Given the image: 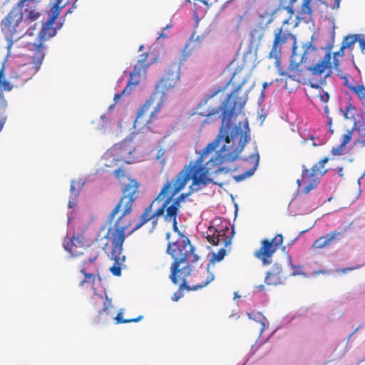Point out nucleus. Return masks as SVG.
<instances>
[{
    "instance_id": "f257e3e1",
    "label": "nucleus",
    "mask_w": 365,
    "mask_h": 365,
    "mask_svg": "<svg viewBox=\"0 0 365 365\" xmlns=\"http://www.w3.org/2000/svg\"><path fill=\"white\" fill-rule=\"evenodd\" d=\"M247 97L242 93L240 88L233 91L222 103V126L217 138L205 147L199 158L195 161H190L189 165L178 173L175 178L168 180L165 183L175 182L178 178H187L185 185L189 180L192 184L187 193H182L177 197L173 198L178 205L192 193L198 192L212 182L209 178L210 170L218 173L229 171L222 165L232 163L236 160L244 146L250 141V128L248 122L245 125V132L242 133L240 126L235 125L229 135L230 122L232 117L240 114L247 102Z\"/></svg>"
},
{
    "instance_id": "f03ea898",
    "label": "nucleus",
    "mask_w": 365,
    "mask_h": 365,
    "mask_svg": "<svg viewBox=\"0 0 365 365\" xmlns=\"http://www.w3.org/2000/svg\"><path fill=\"white\" fill-rule=\"evenodd\" d=\"M128 182L123 185L121 188V197L108 217V222L110 224L116 215L121 212L108 231L103 227L96 237V242L105 252L108 253L114 264L110 271L115 276L121 274V264L125 261V257L122 255L123 245L125 237L128 236L129 228L132 222L130 215L135 202L140 197V183L135 178H128Z\"/></svg>"
},
{
    "instance_id": "7ed1b4c3",
    "label": "nucleus",
    "mask_w": 365,
    "mask_h": 365,
    "mask_svg": "<svg viewBox=\"0 0 365 365\" xmlns=\"http://www.w3.org/2000/svg\"><path fill=\"white\" fill-rule=\"evenodd\" d=\"M289 21V19L284 20L281 26L274 30V39L269 53V58L275 59L274 65L277 68L279 75L285 76L286 73L280 68L282 48L289 41H293L292 54L289 66V71L291 73L288 77L296 81L302 82L305 79L303 75L304 71H309L313 75H321L331 65L330 53H326L324 58L314 66H306L309 55L311 52L315 51V48L312 46L310 42H306L302 46L303 53L298 54L297 53V39L287 27Z\"/></svg>"
},
{
    "instance_id": "20e7f679",
    "label": "nucleus",
    "mask_w": 365,
    "mask_h": 365,
    "mask_svg": "<svg viewBox=\"0 0 365 365\" xmlns=\"http://www.w3.org/2000/svg\"><path fill=\"white\" fill-rule=\"evenodd\" d=\"M187 178H178L171 183H165L158 196L144 210L138 222L128 232L131 235L145 224L151 220L153 227L158 225V220L163 217L166 222H171L175 232H180L178 227V215L180 208L173 198L185 186Z\"/></svg>"
},
{
    "instance_id": "39448f33",
    "label": "nucleus",
    "mask_w": 365,
    "mask_h": 365,
    "mask_svg": "<svg viewBox=\"0 0 365 365\" xmlns=\"http://www.w3.org/2000/svg\"><path fill=\"white\" fill-rule=\"evenodd\" d=\"M29 50L33 52L30 56L31 62L14 68L8 77L4 66L0 68V108L5 109L8 106L4 91L10 92L14 88L24 85L39 71L45 56L43 43L29 45Z\"/></svg>"
},
{
    "instance_id": "423d86ee",
    "label": "nucleus",
    "mask_w": 365,
    "mask_h": 365,
    "mask_svg": "<svg viewBox=\"0 0 365 365\" xmlns=\"http://www.w3.org/2000/svg\"><path fill=\"white\" fill-rule=\"evenodd\" d=\"M179 238L173 242H168L166 252L173 259L170 266V279L175 284L181 282V287H186L185 277L191 274L192 264L197 262L200 256L196 248L191 244L189 238L180 231L177 232Z\"/></svg>"
},
{
    "instance_id": "0eeeda50",
    "label": "nucleus",
    "mask_w": 365,
    "mask_h": 365,
    "mask_svg": "<svg viewBox=\"0 0 365 365\" xmlns=\"http://www.w3.org/2000/svg\"><path fill=\"white\" fill-rule=\"evenodd\" d=\"M63 247L73 257L83 255L84 257L82 264L84 265L93 264L99 255L98 248L92 245H87L86 240L80 235L73 236L72 238L65 239Z\"/></svg>"
},
{
    "instance_id": "6e6552de",
    "label": "nucleus",
    "mask_w": 365,
    "mask_h": 365,
    "mask_svg": "<svg viewBox=\"0 0 365 365\" xmlns=\"http://www.w3.org/2000/svg\"><path fill=\"white\" fill-rule=\"evenodd\" d=\"M163 101V99L158 96V93H153L138 110L134 123L135 127L148 126L155 117V114L160 110Z\"/></svg>"
},
{
    "instance_id": "1a4fd4ad",
    "label": "nucleus",
    "mask_w": 365,
    "mask_h": 365,
    "mask_svg": "<svg viewBox=\"0 0 365 365\" xmlns=\"http://www.w3.org/2000/svg\"><path fill=\"white\" fill-rule=\"evenodd\" d=\"M284 240L282 234L276 235L272 240L264 239L260 242V247L254 252V256L260 260L264 266L272 263V257Z\"/></svg>"
},
{
    "instance_id": "9d476101",
    "label": "nucleus",
    "mask_w": 365,
    "mask_h": 365,
    "mask_svg": "<svg viewBox=\"0 0 365 365\" xmlns=\"http://www.w3.org/2000/svg\"><path fill=\"white\" fill-rule=\"evenodd\" d=\"M180 80V67L178 64L170 65L165 71L163 76L155 86L154 93L163 100L167 93L173 90Z\"/></svg>"
},
{
    "instance_id": "9b49d317",
    "label": "nucleus",
    "mask_w": 365,
    "mask_h": 365,
    "mask_svg": "<svg viewBox=\"0 0 365 365\" xmlns=\"http://www.w3.org/2000/svg\"><path fill=\"white\" fill-rule=\"evenodd\" d=\"M328 160V158H324L313 165L311 169L302 165V180L307 184L303 190L304 194H308L312 190L316 188L319 183V175L322 176L326 173V170L322 169Z\"/></svg>"
},
{
    "instance_id": "f8f14e48",
    "label": "nucleus",
    "mask_w": 365,
    "mask_h": 365,
    "mask_svg": "<svg viewBox=\"0 0 365 365\" xmlns=\"http://www.w3.org/2000/svg\"><path fill=\"white\" fill-rule=\"evenodd\" d=\"M115 155L118 156L121 162L127 164L137 163L140 159V153L136 149L135 143L132 140H124L112 147Z\"/></svg>"
},
{
    "instance_id": "ddd939ff",
    "label": "nucleus",
    "mask_w": 365,
    "mask_h": 365,
    "mask_svg": "<svg viewBox=\"0 0 365 365\" xmlns=\"http://www.w3.org/2000/svg\"><path fill=\"white\" fill-rule=\"evenodd\" d=\"M22 10L17 5L1 20V31L6 36L13 38L14 35L18 32L19 25L24 19Z\"/></svg>"
},
{
    "instance_id": "4468645a",
    "label": "nucleus",
    "mask_w": 365,
    "mask_h": 365,
    "mask_svg": "<svg viewBox=\"0 0 365 365\" xmlns=\"http://www.w3.org/2000/svg\"><path fill=\"white\" fill-rule=\"evenodd\" d=\"M63 0H56L53 6L50 10L49 16L47 21L43 24L42 29L38 34L40 41H44L56 34V29L53 27V24L58 18L61 10L66 4H62Z\"/></svg>"
},
{
    "instance_id": "2eb2a0df",
    "label": "nucleus",
    "mask_w": 365,
    "mask_h": 365,
    "mask_svg": "<svg viewBox=\"0 0 365 365\" xmlns=\"http://www.w3.org/2000/svg\"><path fill=\"white\" fill-rule=\"evenodd\" d=\"M189 277V275L187 276ZM190 279L187 280L185 277L186 282V287H181V289H186L187 290H197L207 286L214 279V275L210 272L209 266L207 269H201L196 272L192 268L191 274H190Z\"/></svg>"
},
{
    "instance_id": "dca6fc26",
    "label": "nucleus",
    "mask_w": 365,
    "mask_h": 365,
    "mask_svg": "<svg viewBox=\"0 0 365 365\" xmlns=\"http://www.w3.org/2000/svg\"><path fill=\"white\" fill-rule=\"evenodd\" d=\"M91 305L93 311L97 315L93 318V321L96 323L100 322L101 317L109 314V309L112 308V300L109 299L106 294L103 295L94 294L90 301Z\"/></svg>"
},
{
    "instance_id": "f3484780",
    "label": "nucleus",
    "mask_w": 365,
    "mask_h": 365,
    "mask_svg": "<svg viewBox=\"0 0 365 365\" xmlns=\"http://www.w3.org/2000/svg\"><path fill=\"white\" fill-rule=\"evenodd\" d=\"M223 90L224 88H217L212 93L206 96L198 104V114L207 118L205 121V123H209L210 121L215 120L217 119V115L219 114L221 107H212L211 105L207 106V104L211 98Z\"/></svg>"
},
{
    "instance_id": "a211bd4d",
    "label": "nucleus",
    "mask_w": 365,
    "mask_h": 365,
    "mask_svg": "<svg viewBox=\"0 0 365 365\" xmlns=\"http://www.w3.org/2000/svg\"><path fill=\"white\" fill-rule=\"evenodd\" d=\"M144 60H140L138 62L137 65L134 67L133 72L130 74V78L128 81L127 86L123 90L121 93H116L114 96V101H118L122 96L129 95L133 87L139 84L140 80V70L145 72L147 66L144 64Z\"/></svg>"
},
{
    "instance_id": "6ab92c4d",
    "label": "nucleus",
    "mask_w": 365,
    "mask_h": 365,
    "mask_svg": "<svg viewBox=\"0 0 365 365\" xmlns=\"http://www.w3.org/2000/svg\"><path fill=\"white\" fill-rule=\"evenodd\" d=\"M228 231V228L219 231L214 227L210 226L207 231L206 238L207 241L213 245H218L222 241V243L227 246L231 242V240L225 237V234Z\"/></svg>"
},
{
    "instance_id": "aec40b11",
    "label": "nucleus",
    "mask_w": 365,
    "mask_h": 365,
    "mask_svg": "<svg viewBox=\"0 0 365 365\" xmlns=\"http://www.w3.org/2000/svg\"><path fill=\"white\" fill-rule=\"evenodd\" d=\"M343 232H330L326 235H324L316 240L312 245V247L314 249H322L329 247L334 240H336L338 237L341 236Z\"/></svg>"
},
{
    "instance_id": "412c9836",
    "label": "nucleus",
    "mask_w": 365,
    "mask_h": 365,
    "mask_svg": "<svg viewBox=\"0 0 365 365\" xmlns=\"http://www.w3.org/2000/svg\"><path fill=\"white\" fill-rule=\"evenodd\" d=\"M103 160L104 165L107 168L115 167L118 165L119 162H121L118 157L115 155V152H113L112 148L105 153Z\"/></svg>"
},
{
    "instance_id": "4be33fe9",
    "label": "nucleus",
    "mask_w": 365,
    "mask_h": 365,
    "mask_svg": "<svg viewBox=\"0 0 365 365\" xmlns=\"http://www.w3.org/2000/svg\"><path fill=\"white\" fill-rule=\"evenodd\" d=\"M250 158L255 161L253 167L241 175H235L234 177V178L237 182L242 181V180L252 176L254 174V173L258 165L259 157L258 154H256V155H252L250 156Z\"/></svg>"
},
{
    "instance_id": "5701e85b",
    "label": "nucleus",
    "mask_w": 365,
    "mask_h": 365,
    "mask_svg": "<svg viewBox=\"0 0 365 365\" xmlns=\"http://www.w3.org/2000/svg\"><path fill=\"white\" fill-rule=\"evenodd\" d=\"M81 187L82 186L80 185V183H78V186L76 188V182L74 180L71 182L70 187L71 195L68 203V206L69 208H73L76 205L77 199L78 197Z\"/></svg>"
},
{
    "instance_id": "b1692460",
    "label": "nucleus",
    "mask_w": 365,
    "mask_h": 365,
    "mask_svg": "<svg viewBox=\"0 0 365 365\" xmlns=\"http://www.w3.org/2000/svg\"><path fill=\"white\" fill-rule=\"evenodd\" d=\"M92 264H86L84 265L82 264V267L81 269V272L84 275V279L79 282L80 286H83L85 284H93L95 282V274L92 273H88L87 272L89 269V267Z\"/></svg>"
},
{
    "instance_id": "393cba45",
    "label": "nucleus",
    "mask_w": 365,
    "mask_h": 365,
    "mask_svg": "<svg viewBox=\"0 0 365 365\" xmlns=\"http://www.w3.org/2000/svg\"><path fill=\"white\" fill-rule=\"evenodd\" d=\"M360 35L359 34H351L348 35L344 37L341 45L343 46V48H349L351 50V47L355 44L356 42H359V40L361 39Z\"/></svg>"
},
{
    "instance_id": "a878e982",
    "label": "nucleus",
    "mask_w": 365,
    "mask_h": 365,
    "mask_svg": "<svg viewBox=\"0 0 365 365\" xmlns=\"http://www.w3.org/2000/svg\"><path fill=\"white\" fill-rule=\"evenodd\" d=\"M26 7V8L24 9V13L26 15L24 19L25 21H28L29 23H31L40 17L41 14L36 9L30 8L29 5Z\"/></svg>"
},
{
    "instance_id": "bb28decb",
    "label": "nucleus",
    "mask_w": 365,
    "mask_h": 365,
    "mask_svg": "<svg viewBox=\"0 0 365 365\" xmlns=\"http://www.w3.org/2000/svg\"><path fill=\"white\" fill-rule=\"evenodd\" d=\"M297 1V0H281L279 6L284 8L292 17L294 14V5Z\"/></svg>"
},
{
    "instance_id": "cd10ccee",
    "label": "nucleus",
    "mask_w": 365,
    "mask_h": 365,
    "mask_svg": "<svg viewBox=\"0 0 365 365\" xmlns=\"http://www.w3.org/2000/svg\"><path fill=\"white\" fill-rule=\"evenodd\" d=\"M350 91L355 93L358 98L365 105V87L363 85H358L350 87Z\"/></svg>"
},
{
    "instance_id": "c85d7f7f",
    "label": "nucleus",
    "mask_w": 365,
    "mask_h": 365,
    "mask_svg": "<svg viewBox=\"0 0 365 365\" xmlns=\"http://www.w3.org/2000/svg\"><path fill=\"white\" fill-rule=\"evenodd\" d=\"M143 318V316L140 315L136 318L133 319H124L123 317V312L120 311L117 316L115 317V323L116 324H125V323H130V322H138L140 321Z\"/></svg>"
},
{
    "instance_id": "c756f323",
    "label": "nucleus",
    "mask_w": 365,
    "mask_h": 365,
    "mask_svg": "<svg viewBox=\"0 0 365 365\" xmlns=\"http://www.w3.org/2000/svg\"><path fill=\"white\" fill-rule=\"evenodd\" d=\"M264 282L268 285H276L279 284L280 277L277 274L269 272L267 273Z\"/></svg>"
},
{
    "instance_id": "7c9ffc66",
    "label": "nucleus",
    "mask_w": 365,
    "mask_h": 365,
    "mask_svg": "<svg viewBox=\"0 0 365 365\" xmlns=\"http://www.w3.org/2000/svg\"><path fill=\"white\" fill-rule=\"evenodd\" d=\"M344 115V118L346 119H349V120L355 119L356 108L351 103H349L346 106V111H345Z\"/></svg>"
},
{
    "instance_id": "2f4dec72",
    "label": "nucleus",
    "mask_w": 365,
    "mask_h": 365,
    "mask_svg": "<svg viewBox=\"0 0 365 365\" xmlns=\"http://www.w3.org/2000/svg\"><path fill=\"white\" fill-rule=\"evenodd\" d=\"M352 130H356L360 136L365 137V119L362 122L355 121Z\"/></svg>"
},
{
    "instance_id": "473e14b6",
    "label": "nucleus",
    "mask_w": 365,
    "mask_h": 365,
    "mask_svg": "<svg viewBox=\"0 0 365 365\" xmlns=\"http://www.w3.org/2000/svg\"><path fill=\"white\" fill-rule=\"evenodd\" d=\"M247 316L250 319H252L254 321H256V322H260L261 323V325H262V328L261 329L262 330L264 327V323L263 322L264 319V317L262 315L261 313L258 312V313H247Z\"/></svg>"
},
{
    "instance_id": "72a5a7b5",
    "label": "nucleus",
    "mask_w": 365,
    "mask_h": 365,
    "mask_svg": "<svg viewBox=\"0 0 365 365\" xmlns=\"http://www.w3.org/2000/svg\"><path fill=\"white\" fill-rule=\"evenodd\" d=\"M344 49L345 48H343V46L341 45V46L339 48V50L334 53L333 63H334V68L335 69H338L339 66V61L337 59L336 57L337 56L343 57L344 55Z\"/></svg>"
},
{
    "instance_id": "f704fd0d",
    "label": "nucleus",
    "mask_w": 365,
    "mask_h": 365,
    "mask_svg": "<svg viewBox=\"0 0 365 365\" xmlns=\"http://www.w3.org/2000/svg\"><path fill=\"white\" fill-rule=\"evenodd\" d=\"M113 174L115 178L118 180H121L127 176V172L125 169L122 167H119L118 168L115 169L113 172Z\"/></svg>"
},
{
    "instance_id": "c9c22d12",
    "label": "nucleus",
    "mask_w": 365,
    "mask_h": 365,
    "mask_svg": "<svg viewBox=\"0 0 365 365\" xmlns=\"http://www.w3.org/2000/svg\"><path fill=\"white\" fill-rule=\"evenodd\" d=\"M353 131L352 129L349 130L343 135L342 141L341 143V146H346L351 141Z\"/></svg>"
},
{
    "instance_id": "e433bc0d",
    "label": "nucleus",
    "mask_w": 365,
    "mask_h": 365,
    "mask_svg": "<svg viewBox=\"0 0 365 365\" xmlns=\"http://www.w3.org/2000/svg\"><path fill=\"white\" fill-rule=\"evenodd\" d=\"M345 146H341V144L336 147L331 148V153L334 155H341L344 153Z\"/></svg>"
},
{
    "instance_id": "4c0bfd02",
    "label": "nucleus",
    "mask_w": 365,
    "mask_h": 365,
    "mask_svg": "<svg viewBox=\"0 0 365 365\" xmlns=\"http://www.w3.org/2000/svg\"><path fill=\"white\" fill-rule=\"evenodd\" d=\"M226 250L224 248H221L218 250L217 254H213V257L216 259V261H221L224 257L225 256Z\"/></svg>"
},
{
    "instance_id": "58836bf2",
    "label": "nucleus",
    "mask_w": 365,
    "mask_h": 365,
    "mask_svg": "<svg viewBox=\"0 0 365 365\" xmlns=\"http://www.w3.org/2000/svg\"><path fill=\"white\" fill-rule=\"evenodd\" d=\"M182 289H181L180 287V289L176 292L174 293V294L172 297L173 301L177 302L178 299H180L181 297H182L183 294L182 292Z\"/></svg>"
},
{
    "instance_id": "ea45409f",
    "label": "nucleus",
    "mask_w": 365,
    "mask_h": 365,
    "mask_svg": "<svg viewBox=\"0 0 365 365\" xmlns=\"http://www.w3.org/2000/svg\"><path fill=\"white\" fill-rule=\"evenodd\" d=\"M319 97L320 98V100L324 102V103H327L329 101V95L327 92H324L323 91L322 93H320L319 95Z\"/></svg>"
},
{
    "instance_id": "a19ab883",
    "label": "nucleus",
    "mask_w": 365,
    "mask_h": 365,
    "mask_svg": "<svg viewBox=\"0 0 365 365\" xmlns=\"http://www.w3.org/2000/svg\"><path fill=\"white\" fill-rule=\"evenodd\" d=\"M341 78H343L344 80V85L345 86H346L347 88H349V89L350 90V87L351 86H354L350 82H349V76H341Z\"/></svg>"
},
{
    "instance_id": "79ce46f5",
    "label": "nucleus",
    "mask_w": 365,
    "mask_h": 365,
    "mask_svg": "<svg viewBox=\"0 0 365 365\" xmlns=\"http://www.w3.org/2000/svg\"><path fill=\"white\" fill-rule=\"evenodd\" d=\"M359 44L361 52L365 54V40L363 38H361V39L359 40Z\"/></svg>"
},
{
    "instance_id": "37998d69",
    "label": "nucleus",
    "mask_w": 365,
    "mask_h": 365,
    "mask_svg": "<svg viewBox=\"0 0 365 365\" xmlns=\"http://www.w3.org/2000/svg\"><path fill=\"white\" fill-rule=\"evenodd\" d=\"M356 268L357 267H356ZM354 269H355V267H350L344 268V269H341L340 271L342 272L343 273H346V272H348L349 271H352Z\"/></svg>"
},
{
    "instance_id": "c03bdc74",
    "label": "nucleus",
    "mask_w": 365,
    "mask_h": 365,
    "mask_svg": "<svg viewBox=\"0 0 365 365\" xmlns=\"http://www.w3.org/2000/svg\"><path fill=\"white\" fill-rule=\"evenodd\" d=\"M341 0H334V4L333 6V9H337L340 6Z\"/></svg>"
},
{
    "instance_id": "a18cd8bd",
    "label": "nucleus",
    "mask_w": 365,
    "mask_h": 365,
    "mask_svg": "<svg viewBox=\"0 0 365 365\" xmlns=\"http://www.w3.org/2000/svg\"><path fill=\"white\" fill-rule=\"evenodd\" d=\"M170 235H171V234H170V232H167V233H166L165 237H166V240H167L168 241H169V240H170Z\"/></svg>"
},
{
    "instance_id": "49530a36",
    "label": "nucleus",
    "mask_w": 365,
    "mask_h": 365,
    "mask_svg": "<svg viewBox=\"0 0 365 365\" xmlns=\"http://www.w3.org/2000/svg\"><path fill=\"white\" fill-rule=\"evenodd\" d=\"M327 123L329 124V125L331 127V119L330 118H328L327 120Z\"/></svg>"
},
{
    "instance_id": "de8ad7c7",
    "label": "nucleus",
    "mask_w": 365,
    "mask_h": 365,
    "mask_svg": "<svg viewBox=\"0 0 365 365\" xmlns=\"http://www.w3.org/2000/svg\"><path fill=\"white\" fill-rule=\"evenodd\" d=\"M359 143L362 146H365V140H361L359 141Z\"/></svg>"
},
{
    "instance_id": "09e8293b",
    "label": "nucleus",
    "mask_w": 365,
    "mask_h": 365,
    "mask_svg": "<svg viewBox=\"0 0 365 365\" xmlns=\"http://www.w3.org/2000/svg\"><path fill=\"white\" fill-rule=\"evenodd\" d=\"M341 172H342V168H339V172H338V173H339V174L341 176H342Z\"/></svg>"
},
{
    "instance_id": "8fccbe9b",
    "label": "nucleus",
    "mask_w": 365,
    "mask_h": 365,
    "mask_svg": "<svg viewBox=\"0 0 365 365\" xmlns=\"http://www.w3.org/2000/svg\"><path fill=\"white\" fill-rule=\"evenodd\" d=\"M324 111L326 113H329V108H328V106H326L325 108H324Z\"/></svg>"
},
{
    "instance_id": "3c124183",
    "label": "nucleus",
    "mask_w": 365,
    "mask_h": 365,
    "mask_svg": "<svg viewBox=\"0 0 365 365\" xmlns=\"http://www.w3.org/2000/svg\"><path fill=\"white\" fill-rule=\"evenodd\" d=\"M302 181L300 180H297V183L298 184L299 187L301 185Z\"/></svg>"
},
{
    "instance_id": "603ef678",
    "label": "nucleus",
    "mask_w": 365,
    "mask_h": 365,
    "mask_svg": "<svg viewBox=\"0 0 365 365\" xmlns=\"http://www.w3.org/2000/svg\"><path fill=\"white\" fill-rule=\"evenodd\" d=\"M359 328L356 329H355V330H354V331L351 334L350 336H352L355 332H356V331L359 330Z\"/></svg>"
},
{
    "instance_id": "864d4df0",
    "label": "nucleus",
    "mask_w": 365,
    "mask_h": 365,
    "mask_svg": "<svg viewBox=\"0 0 365 365\" xmlns=\"http://www.w3.org/2000/svg\"><path fill=\"white\" fill-rule=\"evenodd\" d=\"M258 288L262 290L264 288V285H260L258 287Z\"/></svg>"
},
{
    "instance_id": "5fc2aeb1",
    "label": "nucleus",
    "mask_w": 365,
    "mask_h": 365,
    "mask_svg": "<svg viewBox=\"0 0 365 365\" xmlns=\"http://www.w3.org/2000/svg\"><path fill=\"white\" fill-rule=\"evenodd\" d=\"M201 2H202L203 4H205L206 5L207 4V1L205 0H202Z\"/></svg>"
},
{
    "instance_id": "6e6d98bb",
    "label": "nucleus",
    "mask_w": 365,
    "mask_h": 365,
    "mask_svg": "<svg viewBox=\"0 0 365 365\" xmlns=\"http://www.w3.org/2000/svg\"><path fill=\"white\" fill-rule=\"evenodd\" d=\"M2 128H3V123H0V131L1 130Z\"/></svg>"
},
{
    "instance_id": "4d7b16f0",
    "label": "nucleus",
    "mask_w": 365,
    "mask_h": 365,
    "mask_svg": "<svg viewBox=\"0 0 365 365\" xmlns=\"http://www.w3.org/2000/svg\"><path fill=\"white\" fill-rule=\"evenodd\" d=\"M311 86H312V88L317 87V86H315V85H314V84H312V85H311Z\"/></svg>"
},
{
    "instance_id": "13d9d810",
    "label": "nucleus",
    "mask_w": 365,
    "mask_h": 365,
    "mask_svg": "<svg viewBox=\"0 0 365 365\" xmlns=\"http://www.w3.org/2000/svg\"><path fill=\"white\" fill-rule=\"evenodd\" d=\"M170 26H166V27L165 28V29H168Z\"/></svg>"
}]
</instances>
